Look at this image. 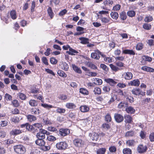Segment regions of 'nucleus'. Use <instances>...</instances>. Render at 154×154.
<instances>
[{
  "label": "nucleus",
  "mask_w": 154,
  "mask_h": 154,
  "mask_svg": "<svg viewBox=\"0 0 154 154\" xmlns=\"http://www.w3.org/2000/svg\"><path fill=\"white\" fill-rule=\"evenodd\" d=\"M47 12L48 15L51 19H52L54 15V14L52 8L49 7L47 9Z\"/></svg>",
  "instance_id": "nucleus-18"
},
{
  "label": "nucleus",
  "mask_w": 154,
  "mask_h": 154,
  "mask_svg": "<svg viewBox=\"0 0 154 154\" xmlns=\"http://www.w3.org/2000/svg\"><path fill=\"white\" fill-rule=\"evenodd\" d=\"M121 6L120 5L118 4L113 7V10L114 11H119L121 8Z\"/></svg>",
  "instance_id": "nucleus-59"
},
{
  "label": "nucleus",
  "mask_w": 154,
  "mask_h": 154,
  "mask_svg": "<svg viewBox=\"0 0 154 154\" xmlns=\"http://www.w3.org/2000/svg\"><path fill=\"white\" fill-rule=\"evenodd\" d=\"M153 20V18L152 16L150 15L146 16L144 20V21L146 22H149Z\"/></svg>",
  "instance_id": "nucleus-45"
},
{
  "label": "nucleus",
  "mask_w": 154,
  "mask_h": 154,
  "mask_svg": "<svg viewBox=\"0 0 154 154\" xmlns=\"http://www.w3.org/2000/svg\"><path fill=\"white\" fill-rule=\"evenodd\" d=\"M147 149V148L146 146L142 144L139 145L137 148V150L138 152L143 153L145 152Z\"/></svg>",
  "instance_id": "nucleus-6"
},
{
  "label": "nucleus",
  "mask_w": 154,
  "mask_h": 154,
  "mask_svg": "<svg viewBox=\"0 0 154 154\" xmlns=\"http://www.w3.org/2000/svg\"><path fill=\"white\" fill-rule=\"evenodd\" d=\"M132 93L136 95H140V89L138 88H135L132 91Z\"/></svg>",
  "instance_id": "nucleus-32"
},
{
  "label": "nucleus",
  "mask_w": 154,
  "mask_h": 154,
  "mask_svg": "<svg viewBox=\"0 0 154 154\" xmlns=\"http://www.w3.org/2000/svg\"><path fill=\"white\" fill-rule=\"evenodd\" d=\"M72 67L74 70L79 73H81L82 71L80 69L74 64L72 65Z\"/></svg>",
  "instance_id": "nucleus-33"
},
{
  "label": "nucleus",
  "mask_w": 154,
  "mask_h": 154,
  "mask_svg": "<svg viewBox=\"0 0 154 154\" xmlns=\"http://www.w3.org/2000/svg\"><path fill=\"white\" fill-rule=\"evenodd\" d=\"M122 52L123 53L125 54H128L132 55H134L135 54L134 51L132 50L125 49Z\"/></svg>",
  "instance_id": "nucleus-21"
},
{
  "label": "nucleus",
  "mask_w": 154,
  "mask_h": 154,
  "mask_svg": "<svg viewBox=\"0 0 154 154\" xmlns=\"http://www.w3.org/2000/svg\"><path fill=\"white\" fill-rule=\"evenodd\" d=\"M14 151L18 154H24L26 151L25 147L22 145H18L14 146Z\"/></svg>",
  "instance_id": "nucleus-1"
},
{
  "label": "nucleus",
  "mask_w": 154,
  "mask_h": 154,
  "mask_svg": "<svg viewBox=\"0 0 154 154\" xmlns=\"http://www.w3.org/2000/svg\"><path fill=\"white\" fill-rule=\"evenodd\" d=\"M109 151L110 152H114L116 151V148L115 146H111L109 148Z\"/></svg>",
  "instance_id": "nucleus-56"
},
{
  "label": "nucleus",
  "mask_w": 154,
  "mask_h": 154,
  "mask_svg": "<svg viewBox=\"0 0 154 154\" xmlns=\"http://www.w3.org/2000/svg\"><path fill=\"white\" fill-rule=\"evenodd\" d=\"M125 122L128 123H131L132 121V117L129 115L125 116Z\"/></svg>",
  "instance_id": "nucleus-24"
},
{
  "label": "nucleus",
  "mask_w": 154,
  "mask_h": 154,
  "mask_svg": "<svg viewBox=\"0 0 154 154\" xmlns=\"http://www.w3.org/2000/svg\"><path fill=\"white\" fill-rule=\"evenodd\" d=\"M73 143L77 147H82L84 145L85 142L81 139L76 138L74 140Z\"/></svg>",
  "instance_id": "nucleus-4"
},
{
  "label": "nucleus",
  "mask_w": 154,
  "mask_h": 154,
  "mask_svg": "<svg viewBox=\"0 0 154 154\" xmlns=\"http://www.w3.org/2000/svg\"><path fill=\"white\" fill-rule=\"evenodd\" d=\"M141 69L144 71L149 72H154V69L146 66L142 67Z\"/></svg>",
  "instance_id": "nucleus-22"
},
{
  "label": "nucleus",
  "mask_w": 154,
  "mask_h": 154,
  "mask_svg": "<svg viewBox=\"0 0 154 154\" xmlns=\"http://www.w3.org/2000/svg\"><path fill=\"white\" fill-rule=\"evenodd\" d=\"M143 59L145 61L149 62H151L152 60V59L151 57L146 56H143Z\"/></svg>",
  "instance_id": "nucleus-60"
},
{
  "label": "nucleus",
  "mask_w": 154,
  "mask_h": 154,
  "mask_svg": "<svg viewBox=\"0 0 154 154\" xmlns=\"http://www.w3.org/2000/svg\"><path fill=\"white\" fill-rule=\"evenodd\" d=\"M135 144V142L134 140H128L126 142V144L129 146H134Z\"/></svg>",
  "instance_id": "nucleus-26"
},
{
  "label": "nucleus",
  "mask_w": 154,
  "mask_h": 154,
  "mask_svg": "<svg viewBox=\"0 0 154 154\" xmlns=\"http://www.w3.org/2000/svg\"><path fill=\"white\" fill-rule=\"evenodd\" d=\"M5 99L7 101H10L12 100V96L8 94H5Z\"/></svg>",
  "instance_id": "nucleus-54"
},
{
  "label": "nucleus",
  "mask_w": 154,
  "mask_h": 154,
  "mask_svg": "<svg viewBox=\"0 0 154 154\" xmlns=\"http://www.w3.org/2000/svg\"><path fill=\"white\" fill-rule=\"evenodd\" d=\"M104 80L106 82L109 84L111 86H113L117 83L116 82L112 79L108 78L105 79Z\"/></svg>",
  "instance_id": "nucleus-13"
},
{
  "label": "nucleus",
  "mask_w": 154,
  "mask_h": 154,
  "mask_svg": "<svg viewBox=\"0 0 154 154\" xmlns=\"http://www.w3.org/2000/svg\"><path fill=\"white\" fill-rule=\"evenodd\" d=\"M103 91L106 93H108L110 90V87L108 86H105L103 88Z\"/></svg>",
  "instance_id": "nucleus-52"
},
{
  "label": "nucleus",
  "mask_w": 154,
  "mask_h": 154,
  "mask_svg": "<svg viewBox=\"0 0 154 154\" xmlns=\"http://www.w3.org/2000/svg\"><path fill=\"white\" fill-rule=\"evenodd\" d=\"M106 151V149L105 148H101L97 150V154H104Z\"/></svg>",
  "instance_id": "nucleus-44"
},
{
  "label": "nucleus",
  "mask_w": 154,
  "mask_h": 154,
  "mask_svg": "<svg viewBox=\"0 0 154 154\" xmlns=\"http://www.w3.org/2000/svg\"><path fill=\"white\" fill-rule=\"evenodd\" d=\"M42 131H43L42 129H40L39 132L37 133L36 134V137L38 139L43 140L45 138V135L44 133Z\"/></svg>",
  "instance_id": "nucleus-11"
},
{
  "label": "nucleus",
  "mask_w": 154,
  "mask_h": 154,
  "mask_svg": "<svg viewBox=\"0 0 154 154\" xmlns=\"http://www.w3.org/2000/svg\"><path fill=\"white\" fill-rule=\"evenodd\" d=\"M94 92L95 94H100L101 93L100 89L99 87H95L94 90Z\"/></svg>",
  "instance_id": "nucleus-46"
},
{
  "label": "nucleus",
  "mask_w": 154,
  "mask_h": 154,
  "mask_svg": "<svg viewBox=\"0 0 154 154\" xmlns=\"http://www.w3.org/2000/svg\"><path fill=\"white\" fill-rule=\"evenodd\" d=\"M54 108H56V112L60 114L64 113L66 111L65 109L60 108L59 107H54Z\"/></svg>",
  "instance_id": "nucleus-27"
},
{
  "label": "nucleus",
  "mask_w": 154,
  "mask_h": 154,
  "mask_svg": "<svg viewBox=\"0 0 154 154\" xmlns=\"http://www.w3.org/2000/svg\"><path fill=\"white\" fill-rule=\"evenodd\" d=\"M56 147L58 149L65 150L67 148L68 146L66 142L63 141L57 143L56 144Z\"/></svg>",
  "instance_id": "nucleus-3"
},
{
  "label": "nucleus",
  "mask_w": 154,
  "mask_h": 154,
  "mask_svg": "<svg viewBox=\"0 0 154 154\" xmlns=\"http://www.w3.org/2000/svg\"><path fill=\"white\" fill-rule=\"evenodd\" d=\"M66 106L67 108L69 109H75L76 107V106L75 104L72 103H67L66 105Z\"/></svg>",
  "instance_id": "nucleus-25"
},
{
  "label": "nucleus",
  "mask_w": 154,
  "mask_h": 154,
  "mask_svg": "<svg viewBox=\"0 0 154 154\" xmlns=\"http://www.w3.org/2000/svg\"><path fill=\"white\" fill-rule=\"evenodd\" d=\"M104 60L108 63H110L112 61L113 58L111 57H104Z\"/></svg>",
  "instance_id": "nucleus-57"
},
{
  "label": "nucleus",
  "mask_w": 154,
  "mask_h": 154,
  "mask_svg": "<svg viewBox=\"0 0 154 154\" xmlns=\"http://www.w3.org/2000/svg\"><path fill=\"white\" fill-rule=\"evenodd\" d=\"M89 136L92 140L97 141L99 140V134L95 132H92L89 134Z\"/></svg>",
  "instance_id": "nucleus-8"
},
{
  "label": "nucleus",
  "mask_w": 154,
  "mask_h": 154,
  "mask_svg": "<svg viewBox=\"0 0 154 154\" xmlns=\"http://www.w3.org/2000/svg\"><path fill=\"white\" fill-rule=\"evenodd\" d=\"M79 40L81 41L80 43L82 44H85L89 43V39L85 37H80Z\"/></svg>",
  "instance_id": "nucleus-20"
},
{
  "label": "nucleus",
  "mask_w": 154,
  "mask_h": 154,
  "mask_svg": "<svg viewBox=\"0 0 154 154\" xmlns=\"http://www.w3.org/2000/svg\"><path fill=\"white\" fill-rule=\"evenodd\" d=\"M122 76L125 80H129L133 78V74L131 72H127L123 73Z\"/></svg>",
  "instance_id": "nucleus-7"
},
{
  "label": "nucleus",
  "mask_w": 154,
  "mask_h": 154,
  "mask_svg": "<svg viewBox=\"0 0 154 154\" xmlns=\"http://www.w3.org/2000/svg\"><path fill=\"white\" fill-rule=\"evenodd\" d=\"M28 121L30 122H34L37 119L36 117L33 115H26Z\"/></svg>",
  "instance_id": "nucleus-12"
},
{
  "label": "nucleus",
  "mask_w": 154,
  "mask_h": 154,
  "mask_svg": "<svg viewBox=\"0 0 154 154\" xmlns=\"http://www.w3.org/2000/svg\"><path fill=\"white\" fill-rule=\"evenodd\" d=\"M125 110L127 112L130 114H134L135 112V110L131 106L127 107L125 108Z\"/></svg>",
  "instance_id": "nucleus-19"
},
{
  "label": "nucleus",
  "mask_w": 154,
  "mask_h": 154,
  "mask_svg": "<svg viewBox=\"0 0 154 154\" xmlns=\"http://www.w3.org/2000/svg\"><path fill=\"white\" fill-rule=\"evenodd\" d=\"M86 65L88 67L91 68L92 69H95L97 68V67L92 62H88L87 63Z\"/></svg>",
  "instance_id": "nucleus-35"
},
{
  "label": "nucleus",
  "mask_w": 154,
  "mask_h": 154,
  "mask_svg": "<svg viewBox=\"0 0 154 154\" xmlns=\"http://www.w3.org/2000/svg\"><path fill=\"white\" fill-rule=\"evenodd\" d=\"M120 18L122 20H125L126 19L127 15L125 12H122L120 14Z\"/></svg>",
  "instance_id": "nucleus-40"
},
{
  "label": "nucleus",
  "mask_w": 154,
  "mask_h": 154,
  "mask_svg": "<svg viewBox=\"0 0 154 154\" xmlns=\"http://www.w3.org/2000/svg\"><path fill=\"white\" fill-rule=\"evenodd\" d=\"M39 109L37 108H32L30 109V112L32 115H39Z\"/></svg>",
  "instance_id": "nucleus-17"
},
{
  "label": "nucleus",
  "mask_w": 154,
  "mask_h": 154,
  "mask_svg": "<svg viewBox=\"0 0 154 154\" xmlns=\"http://www.w3.org/2000/svg\"><path fill=\"white\" fill-rule=\"evenodd\" d=\"M15 142L11 139H8L3 142V144L7 147L11 144L14 143Z\"/></svg>",
  "instance_id": "nucleus-15"
},
{
  "label": "nucleus",
  "mask_w": 154,
  "mask_h": 154,
  "mask_svg": "<svg viewBox=\"0 0 154 154\" xmlns=\"http://www.w3.org/2000/svg\"><path fill=\"white\" fill-rule=\"evenodd\" d=\"M44 123L45 125H51L52 124V123L51 121L49 120L48 118H44L43 119Z\"/></svg>",
  "instance_id": "nucleus-53"
},
{
  "label": "nucleus",
  "mask_w": 154,
  "mask_h": 154,
  "mask_svg": "<svg viewBox=\"0 0 154 154\" xmlns=\"http://www.w3.org/2000/svg\"><path fill=\"white\" fill-rule=\"evenodd\" d=\"M128 106V103H124L121 102L118 105V107L119 108H125Z\"/></svg>",
  "instance_id": "nucleus-37"
},
{
  "label": "nucleus",
  "mask_w": 154,
  "mask_h": 154,
  "mask_svg": "<svg viewBox=\"0 0 154 154\" xmlns=\"http://www.w3.org/2000/svg\"><path fill=\"white\" fill-rule=\"evenodd\" d=\"M70 132L69 129L67 128H61L59 131L58 135L61 137H64L69 134Z\"/></svg>",
  "instance_id": "nucleus-5"
},
{
  "label": "nucleus",
  "mask_w": 154,
  "mask_h": 154,
  "mask_svg": "<svg viewBox=\"0 0 154 154\" xmlns=\"http://www.w3.org/2000/svg\"><path fill=\"white\" fill-rule=\"evenodd\" d=\"M134 134V132L133 131H128L126 133L125 135V136L127 137H131L133 136Z\"/></svg>",
  "instance_id": "nucleus-63"
},
{
  "label": "nucleus",
  "mask_w": 154,
  "mask_h": 154,
  "mask_svg": "<svg viewBox=\"0 0 154 154\" xmlns=\"http://www.w3.org/2000/svg\"><path fill=\"white\" fill-rule=\"evenodd\" d=\"M29 103V105L32 106H36L38 105V101L35 100H30Z\"/></svg>",
  "instance_id": "nucleus-31"
},
{
  "label": "nucleus",
  "mask_w": 154,
  "mask_h": 154,
  "mask_svg": "<svg viewBox=\"0 0 154 154\" xmlns=\"http://www.w3.org/2000/svg\"><path fill=\"white\" fill-rule=\"evenodd\" d=\"M151 26L150 24L148 23H145L143 25V28L146 30H149L151 28Z\"/></svg>",
  "instance_id": "nucleus-41"
},
{
  "label": "nucleus",
  "mask_w": 154,
  "mask_h": 154,
  "mask_svg": "<svg viewBox=\"0 0 154 154\" xmlns=\"http://www.w3.org/2000/svg\"><path fill=\"white\" fill-rule=\"evenodd\" d=\"M47 130L48 131L54 132H58V131L57 128L53 126H49L47 128Z\"/></svg>",
  "instance_id": "nucleus-34"
},
{
  "label": "nucleus",
  "mask_w": 154,
  "mask_h": 154,
  "mask_svg": "<svg viewBox=\"0 0 154 154\" xmlns=\"http://www.w3.org/2000/svg\"><path fill=\"white\" fill-rule=\"evenodd\" d=\"M100 55L103 57H104L106 55L102 53L99 50L97 49L94 51V52L92 53L91 54V57L92 58L96 60H99L100 58Z\"/></svg>",
  "instance_id": "nucleus-2"
},
{
  "label": "nucleus",
  "mask_w": 154,
  "mask_h": 154,
  "mask_svg": "<svg viewBox=\"0 0 154 154\" xmlns=\"http://www.w3.org/2000/svg\"><path fill=\"white\" fill-rule=\"evenodd\" d=\"M143 46V45L142 44L139 43H138L136 46V49L138 50H140L142 48Z\"/></svg>",
  "instance_id": "nucleus-61"
},
{
  "label": "nucleus",
  "mask_w": 154,
  "mask_h": 154,
  "mask_svg": "<svg viewBox=\"0 0 154 154\" xmlns=\"http://www.w3.org/2000/svg\"><path fill=\"white\" fill-rule=\"evenodd\" d=\"M124 154H131L132 151L129 148H125L123 149Z\"/></svg>",
  "instance_id": "nucleus-48"
},
{
  "label": "nucleus",
  "mask_w": 154,
  "mask_h": 154,
  "mask_svg": "<svg viewBox=\"0 0 154 154\" xmlns=\"http://www.w3.org/2000/svg\"><path fill=\"white\" fill-rule=\"evenodd\" d=\"M80 109L82 112H85L89 111V108L88 106L84 105L81 106L80 107Z\"/></svg>",
  "instance_id": "nucleus-16"
},
{
  "label": "nucleus",
  "mask_w": 154,
  "mask_h": 154,
  "mask_svg": "<svg viewBox=\"0 0 154 154\" xmlns=\"http://www.w3.org/2000/svg\"><path fill=\"white\" fill-rule=\"evenodd\" d=\"M109 66L112 70L115 72L117 71L120 69L118 67L112 64H110Z\"/></svg>",
  "instance_id": "nucleus-47"
},
{
  "label": "nucleus",
  "mask_w": 154,
  "mask_h": 154,
  "mask_svg": "<svg viewBox=\"0 0 154 154\" xmlns=\"http://www.w3.org/2000/svg\"><path fill=\"white\" fill-rule=\"evenodd\" d=\"M101 21L104 23H108L109 21V19L106 17H101L100 18Z\"/></svg>",
  "instance_id": "nucleus-62"
},
{
  "label": "nucleus",
  "mask_w": 154,
  "mask_h": 154,
  "mask_svg": "<svg viewBox=\"0 0 154 154\" xmlns=\"http://www.w3.org/2000/svg\"><path fill=\"white\" fill-rule=\"evenodd\" d=\"M149 138L151 141H154V133L150 134L149 136Z\"/></svg>",
  "instance_id": "nucleus-64"
},
{
  "label": "nucleus",
  "mask_w": 154,
  "mask_h": 154,
  "mask_svg": "<svg viewBox=\"0 0 154 154\" xmlns=\"http://www.w3.org/2000/svg\"><path fill=\"white\" fill-rule=\"evenodd\" d=\"M41 106L48 109H49L53 107L54 108V107L52 105L48 104L46 103H42Z\"/></svg>",
  "instance_id": "nucleus-39"
},
{
  "label": "nucleus",
  "mask_w": 154,
  "mask_h": 154,
  "mask_svg": "<svg viewBox=\"0 0 154 154\" xmlns=\"http://www.w3.org/2000/svg\"><path fill=\"white\" fill-rule=\"evenodd\" d=\"M10 14L12 19L13 20H15L16 19L17 16L16 14V12L15 10H12L10 12Z\"/></svg>",
  "instance_id": "nucleus-29"
},
{
  "label": "nucleus",
  "mask_w": 154,
  "mask_h": 154,
  "mask_svg": "<svg viewBox=\"0 0 154 154\" xmlns=\"http://www.w3.org/2000/svg\"><path fill=\"white\" fill-rule=\"evenodd\" d=\"M79 92L80 93L85 95H88L89 94V92L88 90L83 88H81L80 89Z\"/></svg>",
  "instance_id": "nucleus-30"
},
{
  "label": "nucleus",
  "mask_w": 154,
  "mask_h": 154,
  "mask_svg": "<svg viewBox=\"0 0 154 154\" xmlns=\"http://www.w3.org/2000/svg\"><path fill=\"white\" fill-rule=\"evenodd\" d=\"M18 95L20 98L22 100H25L26 97V95L23 93H19L18 94Z\"/></svg>",
  "instance_id": "nucleus-55"
},
{
  "label": "nucleus",
  "mask_w": 154,
  "mask_h": 154,
  "mask_svg": "<svg viewBox=\"0 0 154 154\" xmlns=\"http://www.w3.org/2000/svg\"><path fill=\"white\" fill-rule=\"evenodd\" d=\"M50 61L51 63L53 64H56L57 62V60L53 57L50 58Z\"/></svg>",
  "instance_id": "nucleus-58"
},
{
  "label": "nucleus",
  "mask_w": 154,
  "mask_h": 154,
  "mask_svg": "<svg viewBox=\"0 0 154 154\" xmlns=\"http://www.w3.org/2000/svg\"><path fill=\"white\" fill-rule=\"evenodd\" d=\"M36 144L39 146H43L45 144V142L43 139H38L35 141Z\"/></svg>",
  "instance_id": "nucleus-23"
},
{
  "label": "nucleus",
  "mask_w": 154,
  "mask_h": 154,
  "mask_svg": "<svg viewBox=\"0 0 154 154\" xmlns=\"http://www.w3.org/2000/svg\"><path fill=\"white\" fill-rule=\"evenodd\" d=\"M66 53L69 55H75V54L78 53V52L70 47L69 49V51H67Z\"/></svg>",
  "instance_id": "nucleus-28"
},
{
  "label": "nucleus",
  "mask_w": 154,
  "mask_h": 154,
  "mask_svg": "<svg viewBox=\"0 0 154 154\" xmlns=\"http://www.w3.org/2000/svg\"><path fill=\"white\" fill-rule=\"evenodd\" d=\"M33 126L35 128H42V124L40 123H35L33 124Z\"/></svg>",
  "instance_id": "nucleus-51"
},
{
  "label": "nucleus",
  "mask_w": 154,
  "mask_h": 154,
  "mask_svg": "<svg viewBox=\"0 0 154 154\" xmlns=\"http://www.w3.org/2000/svg\"><path fill=\"white\" fill-rule=\"evenodd\" d=\"M140 83V82L138 79H135L128 82V85L129 86H138Z\"/></svg>",
  "instance_id": "nucleus-9"
},
{
  "label": "nucleus",
  "mask_w": 154,
  "mask_h": 154,
  "mask_svg": "<svg viewBox=\"0 0 154 154\" xmlns=\"http://www.w3.org/2000/svg\"><path fill=\"white\" fill-rule=\"evenodd\" d=\"M127 14L130 17H134L135 15V12L132 10L129 11L127 12Z\"/></svg>",
  "instance_id": "nucleus-43"
},
{
  "label": "nucleus",
  "mask_w": 154,
  "mask_h": 154,
  "mask_svg": "<svg viewBox=\"0 0 154 154\" xmlns=\"http://www.w3.org/2000/svg\"><path fill=\"white\" fill-rule=\"evenodd\" d=\"M110 15L112 18L115 20H117L119 17L118 13L115 12H112L110 14Z\"/></svg>",
  "instance_id": "nucleus-38"
},
{
  "label": "nucleus",
  "mask_w": 154,
  "mask_h": 154,
  "mask_svg": "<svg viewBox=\"0 0 154 154\" xmlns=\"http://www.w3.org/2000/svg\"><path fill=\"white\" fill-rule=\"evenodd\" d=\"M22 133L21 130L20 129H14L10 132V134L13 135H17L21 134Z\"/></svg>",
  "instance_id": "nucleus-14"
},
{
  "label": "nucleus",
  "mask_w": 154,
  "mask_h": 154,
  "mask_svg": "<svg viewBox=\"0 0 154 154\" xmlns=\"http://www.w3.org/2000/svg\"><path fill=\"white\" fill-rule=\"evenodd\" d=\"M94 83L96 85H100L102 84V80L99 78H95L94 79Z\"/></svg>",
  "instance_id": "nucleus-36"
},
{
  "label": "nucleus",
  "mask_w": 154,
  "mask_h": 154,
  "mask_svg": "<svg viewBox=\"0 0 154 154\" xmlns=\"http://www.w3.org/2000/svg\"><path fill=\"white\" fill-rule=\"evenodd\" d=\"M57 74L59 76L63 77H66L67 76V75L63 71L61 70H59L57 72Z\"/></svg>",
  "instance_id": "nucleus-42"
},
{
  "label": "nucleus",
  "mask_w": 154,
  "mask_h": 154,
  "mask_svg": "<svg viewBox=\"0 0 154 154\" xmlns=\"http://www.w3.org/2000/svg\"><path fill=\"white\" fill-rule=\"evenodd\" d=\"M112 118L110 115L107 114L105 117V120L107 122H109L111 121Z\"/></svg>",
  "instance_id": "nucleus-49"
},
{
  "label": "nucleus",
  "mask_w": 154,
  "mask_h": 154,
  "mask_svg": "<svg viewBox=\"0 0 154 154\" xmlns=\"http://www.w3.org/2000/svg\"><path fill=\"white\" fill-rule=\"evenodd\" d=\"M47 140L50 141H54L56 140V138L55 137L52 135H49L47 136Z\"/></svg>",
  "instance_id": "nucleus-50"
},
{
  "label": "nucleus",
  "mask_w": 154,
  "mask_h": 154,
  "mask_svg": "<svg viewBox=\"0 0 154 154\" xmlns=\"http://www.w3.org/2000/svg\"><path fill=\"white\" fill-rule=\"evenodd\" d=\"M114 117L116 121L117 122L120 123L123 120V117L120 114L116 113L115 114Z\"/></svg>",
  "instance_id": "nucleus-10"
}]
</instances>
